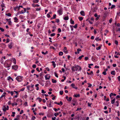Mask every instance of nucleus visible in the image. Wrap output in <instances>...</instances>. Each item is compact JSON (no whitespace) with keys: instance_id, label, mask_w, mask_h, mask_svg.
Instances as JSON below:
<instances>
[{"instance_id":"1","label":"nucleus","mask_w":120,"mask_h":120,"mask_svg":"<svg viewBox=\"0 0 120 120\" xmlns=\"http://www.w3.org/2000/svg\"><path fill=\"white\" fill-rule=\"evenodd\" d=\"M63 9L62 8H61L58 9L57 12L60 15H61L63 14Z\"/></svg>"},{"instance_id":"2","label":"nucleus","mask_w":120,"mask_h":120,"mask_svg":"<svg viewBox=\"0 0 120 120\" xmlns=\"http://www.w3.org/2000/svg\"><path fill=\"white\" fill-rule=\"evenodd\" d=\"M75 71H77V70L78 71H80L81 70V67L79 66V65H76L75 66Z\"/></svg>"},{"instance_id":"3","label":"nucleus","mask_w":120,"mask_h":120,"mask_svg":"<svg viewBox=\"0 0 120 120\" xmlns=\"http://www.w3.org/2000/svg\"><path fill=\"white\" fill-rule=\"evenodd\" d=\"M22 77L20 76H17L16 78V79L19 82H21L22 80Z\"/></svg>"},{"instance_id":"4","label":"nucleus","mask_w":120,"mask_h":120,"mask_svg":"<svg viewBox=\"0 0 120 120\" xmlns=\"http://www.w3.org/2000/svg\"><path fill=\"white\" fill-rule=\"evenodd\" d=\"M45 77L46 80L49 79L50 77V76L49 75L47 74L45 76Z\"/></svg>"},{"instance_id":"5","label":"nucleus","mask_w":120,"mask_h":120,"mask_svg":"<svg viewBox=\"0 0 120 120\" xmlns=\"http://www.w3.org/2000/svg\"><path fill=\"white\" fill-rule=\"evenodd\" d=\"M18 68V66L17 65L13 66H12V68L15 70H17Z\"/></svg>"},{"instance_id":"6","label":"nucleus","mask_w":120,"mask_h":120,"mask_svg":"<svg viewBox=\"0 0 120 120\" xmlns=\"http://www.w3.org/2000/svg\"><path fill=\"white\" fill-rule=\"evenodd\" d=\"M63 51L65 53H67L68 52V51L67 50V48L66 47H64L63 50Z\"/></svg>"},{"instance_id":"7","label":"nucleus","mask_w":120,"mask_h":120,"mask_svg":"<svg viewBox=\"0 0 120 120\" xmlns=\"http://www.w3.org/2000/svg\"><path fill=\"white\" fill-rule=\"evenodd\" d=\"M80 14L83 16H84L85 15L84 12L83 11H82L80 12Z\"/></svg>"},{"instance_id":"8","label":"nucleus","mask_w":120,"mask_h":120,"mask_svg":"<svg viewBox=\"0 0 120 120\" xmlns=\"http://www.w3.org/2000/svg\"><path fill=\"white\" fill-rule=\"evenodd\" d=\"M12 42H11L10 43L9 45H8V47H9L11 49L12 47Z\"/></svg>"},{"instance_id":"9","label":"nucleus","mask_w":120,"mask_h":120,"mask_svg":"<svg viewBox=\"0 0 120 120\" xmlns=\"http://www.w3.org/2000/svg\"><path fill=\"white\" fill-rule=\"evenodd\" d=\"M112 95H113L114 96H116V94H113L112 93H111L110 94V97L111 98H112Z\"/></svg>"},{"instance_id":"10","label":"nucleus","mask_w":120,"mask_h":120,"mask_svg":"<svg viewBox=\"0 0 120 120\" xmlns=\"http://www.w3.org/2000/svg\"><path fill=\"white\" fill-rule=\"evenodd\" d=\"M32 6L34 7L36 6L39 7V5L38 4H32Z\"/></svg>"},{"instance_id":"11","label":"nucleus","mask_w":120,"mask_h":120,"mask_svg":"<svg viewBox=\"0 0 120 120\" xmlns=\"http://www.w3.org/2000/svg\"><path fill=\"white\" fill-rule=\"evenodd\" d=\"M70 23H71L72 24H74V21H73L72 19H71L70 20Z\"/></svg>"},{"instance_id":"12","label":"nucleus","mask_w":120,"mask_h":120,"mask_svg":"<svg viewBox=\"0 0 120 120\" xmlns=\"http://www.w3.org/2000/svg\"><path fill=\"white\" fill-rule=\"evenodd\" d=\"M6 94V93H3V94L0 97V99L1 98H3V97L5 96V94Z\"/></svg>"},{"instance_id":"13","label":"nucleus","mask_w":120,"mask_h":120,"mask_svg":"<svg viewBox=\"0 0 120 120\" xmlns=\"http://www.w3.org/2000/svg\"><path fill=\"white\" fill-rule=\"evenodd\" d=\"M51 63L52 64V65L55 68L56 65V64H55V62L54 61H52V62Z\"/></svg>"},{"instance_id":"14","label":"nucleus","mask_w":120,"mask_h":120,"mask_svg":"<svg viewBox=\"0 0 120 120\" xmlns=\"http://www.w3.org/2000/svg\"><path fill=\"white\" fill-rule=\"evenodd\" d=\"M77 53L78 54L79 53V51H82L81 49L80 48H78V49H77Z\"/></svg>"},{"instance_id":"15","label":"nucleus","mask_w":120,"mask_h":120,"mask_svg":"<svg viewBox=\"0 0 120 120\" xmlns=\"http://www.w3.org/2000/svg\"><path fill=\"white\" fill-rule=\"evenodd\" d=\"M52 82L53 83H56V80H54L53 79H52Z\"/></svg>"},{"instance_id":"16","label":"nucleus","mask_w":120,"mask_h":120,"mask_svg":"<svg viewBox=\"0 0 120 120\" xmlns=\"http://www.w3.org/2000/svg\"><path fill=\"white\" fill-rule=\"evenodd\" d=\"M4 108H3V111H5L7 110V108H6V106H4Z\"/></svg>"},{"instance_id":"17","label":"nucleus","mask_w":120,"mask_h":120,"mask_svg":"<svg viewBox=\"0 0 120 120\" xmlns=\"http://www.w3.org/2000/svg\"><path fill=\"white\" fill-rule=\"evenodd\" d=\"M75 67L72 66L71 67V70L72 71H75Z\"/></svg>"},{"instance_id":"18","label":"nucleus","mask_w":120,"mask_h":120,"mask_svg":"<svg viewBox=\"0 0 120 120\" xmlns=\"http://www.w3.org/2000/svg\"><path fill=\"white\" fill-rule=\"evenodd\" d=\"M12 60L15 64H16V60L15 58H13L12 59Z\"/></svg>"},{"instance_id":"19","label":"nucleus","mask_w":120,"mask_h":120,"mask_svg":"<svg viewBox=\"0 0 120 120\" xmlns=\"http://www.w3.org/2000/svg\"><path fill=\"white\" fill-rule=\"evenodd\" d=\"M74 96L75 97L77 98L79 97L80 96V95L79 94H75L74 95Z\"/></svg>"},{"instance_id":"20","label":"nucleus","mask_w":120,"mask_h":120,"mask_svg":"<svg viewBox=\"0 0 120 120\" xmlns=\"http://www.w3.org/2000/svg\"><path fill=\"white\" fill-rule=\"evenodd\" d=\"M14 19L15 20L14 22H18V19L16 17L14 18Z\"/></svg>"},{"instance_id":"21","label":"nucleus","mask_w":120,"mask_h":120,"mask_svg":"<svg viewBox=\"0 0 120 120\" xmlns=\"http://www.w3.org/2000/svg\"><path fill=\"white\" fill-rule=\"evenodd\" d=\"M115 98H114V99H113L111 101V103L112 104H113L114 103V102L115 101Z\"/></svg>"},{"instance_id":"22","label":"nucleus","mask_w":120,"mask_h":120,"mask_svg":"<svg viewBox=\"0 0 120 120\" xmlns=\"http://www.w3.org/2000/svg\"><path fill=\"white\" fill-rule=\"evenodd\" d=\"M39 1V0H33V2L34 3H38Z\"/></svg>"},{"instance_id":"23","label":"nucleus","mask_w":120,"mask_h":120,"mask_svg":"<svg viewBox=\"0 0 120 120\" xmlns=\"http://www.w3.org/2000/svg\"><path fill=\"white\" fill-rule=\"evenodd\" d=\"M71 99L72 98L71 97H70L67 100L69 101H71Z\"/></svg>"},{"instance_id":"24","label":"nucleus","mask_w":120,"mask_h":120,"mask_svg":"<svg viewBox=\"0 0 120 120\" xmlns=\"http://www.w3.org/2000/svg\"><path fill=\"white\" fill-rule=\"evenodd\" d=\"M78 19L80 21H81L83 20V18L82 17H78Z\"/></svg>"},{"instance_id":"25","label":"nucleus","mask_w":120,"mask_h":120,"mask_svg":"<svg viewBox=\"0 0 120 120\" xmlns=\"http://www.w3.org/2000/svg\"><path fill=\"white\" fill-rule=\"evenodd\" d=\"M69 19V18L68 16H66L64 17V19L65 20H67Z\"/></svg>"},{"instance_id":"26","label":"nucleus","mask_w":120,"mask_h":120,"mask_svg":"<svg viewBox=\"0 0 120 120\" xmlns=\"http://www.w3.org/2000/svg\"><path fill=\"white\" fill-rule=\"evenodd\" d=\"M63 54V53L62 52H60L59 53V55L60 56H62Z\"/></svg>"},{"instance_id":"27","label":"nucleus","mask_w":120,"mask_h":120,"mask_svg":"<svg viewBox=\"0 0 120 120\" xmlns=\"http://www.w3.org/2000/svg\"><path fill=\"white\" fill-rule=\"evenodd\" d=\"M15 112H12V115H11V116L12 117H14L15 116Z\"/></svg>"},{"instance_id":"28","label":"nucleus","mask_w":120,"mask_h":120,"mask_svg":"<svg viewBox=\"0 0 120 120\" xmlns=\"http://www.w3.org/2000/svg\"><path fill=\"white\" fill-rule=\"evenodd\" d=\"M115 71H112L111 72V74L113 75H115Z\"/></svg>"},{"instance_id":"29","label":"nucleus","mask_w":120,"mask_h":120,"mask_svg":"<svg viewBox=\"0 0 120 120\" xmlns=\"http://www.w3.org/2000/svg\"><path fill=\"white\" fill-rule=\"evenodd\" d=\"M59 113L58 112L55 113L54 114V115L55 116H57L59 115Z\"/></svg>"},{"instance_id":"30","label":"nucleus","mask_w":120,"mask_h":120,"mask_svg":"<svg viewBox=\"0 0 120 120\" xmlns=\"http://www.w3.org/2000/svg\"><path fill=\"white\" fill-rule=\"evenodd\" d=\"M8 24L9 25H11V20L8 21Z\"/></svg>"},{"instance_id":"31","label":"nucleus","mask_w":120,"mask_h":120,"mask_svg":"<svg viewBox=\"0 0 120 120\" xmlns=\"http://www.w3.org/2000/svg\"><path fill=\"white\" fill-rule=\"evenodd\" d=\"M115 6L114 5H112L111 7V9H112L113 8H115Z\"/></svg>"},{"instance_id":"32","label":"nucleus","mask_w":120,"mask_h":120,"mask_svg":"<svg viewBox=\"0 0 120 120\" xmlns=\"http://www.w3.org/2000/svg\"><path fill=\"white\" fill-rule=\"evenodd\" d=\"M119 101H116V105L117 106H118L119 105Z\"/></svg>"},{"instance_id":"33","label":"nucleus","mask_w":120,"mask_h":120,"mask_svg":"<svg viewBox=\"0 0 120 120\" xmlns=\"http://www.w3.org/2000/svg\"><path fill=\"white\" fill-rule=\"evenodd\" d=\"M1 6L2 8H3L4 7V3H2L1 4Z\"/></svg>"},{"instance_id":"34","label":"nucleus","mask_w":120,"mask_h":120,"mask_svg":"<svg viewBox=\"0 0 120 120\" xmlns=\"http://www.w3.org/2000/svg\"><path fill=\"white\" fill-rule=\"evenodd\" d=\"M58 33H60L61 32V30L60 28H59L58 29Z\"/></svg>"},{"instance_id":"35","label":"nucleus","mask_w":120,"mask_h":120,"mask_svg":"<svg viewBox=\"0 0 120 120\" xmlns=\"http://www.w3.org/2000/svg\"><path fill=\"white\" fill-rule=\"evenodd\" d=\"M54 74H55V76L57 78L58 77V76L56 72H54Z\"/></svg>"},{"instance_id":"36","label":"nucleus","mask_w":120,"mask_h":120,"mask_svg":"<svg viewBox=\"0 0 120 120\" xmlns=\"http://www.w3.org/2000/svg\"><path fill=\"white\" fill-rule=\"evenodd\" d=\"M101 47L99 46L96 49L97 50H98L101 49Z\"/></svg>"},{"instance_id":"37","label":"nucleus","mask_w":120,"mask_h":120,"mask_svg":"<svg viewBox=\"0 0 120 120\" xmlns=\"http://www.w3.org/2000/svg\"><path fill=\"white\" fill-rule=\"evenodd\" d=\"M77 25H78L77 24H75V25L74 26H73V27L74 28H77Z\"/></svg>"},{"instance_id":"38","label":"nucleus","mask_w":120,"mask_h":120,"mask_svg":"<svg viewBox=\"0 0 120 120\" xmlns=\"http://www.w3.org/2000/svg\"><path fill=\"white\" fill-rule=\"evenodd\" d=\"M87 74L88 75H91V74H93V72L92 71H91V72L90 73H88V72H87Z\"/></svg>"},{"instance_id":"39","label":"nucleus","mask_w":120,"mask_h":120,"mask_svg":"<svg viewBox=\"0 0 120 120\" xmlns=\"http://www.w3.org/2000/svg\"><path fill=\"white\" fill-rule=\"evenodd\" d=\"M55 35V33H53L51 34L50 36L51 37Z\"/></svg>"},{"instance_id":"40","label":"nucleus","mask_w":120,"mask_h":120,"mask_svg":"<svg viewBox=\"0 0 120 120\" xmlns=\"http://www.w3.org/2000/svg\"><path fill=\"white\" fill-rule=\"evenodd\" d=\"M72 101L74 103H75L76 102V100L75 99H73L72 100Z\"/></svg>"},{"instance_id":"41","label":"nucleus","mask_w":120,"mask_h":120,"mask_svg":"<svg viewBox=\"0 0 120 120\" xmlns=\"http://www.w3.org/2000/svg\"><path fill=\"white\" fill-rule=\"evenodd\" d=\"M63 91H60V93L61 95L63 94Z\"/></svg>"},{"instance_id":"42","label":"nucleus","mask_w":120,"mask_h":120,"mask_svg":"<svg viewBox=\"0 0 120 120\" xmlns=\"http://www.w3.org/2000/svg\"><path fill=\"white\" fill-rule=\"evenodd\" d=\"M0 30L2 32H3L4 31V30L3 29L0 27Z\"/></svg>"},{"instance_id":"43","label":"nucleus","mask_w":120,"mask_h":120,"mask_svg":"<svg viewBox=\"0 0 120 120\" xmlns=\"http://www.w3.org/2000/svg\"><path fill=\"white\" fill-rule=\"evenodd\" d=\"M6 15L8 16H10L11 15V14L10 13H8L7 14H6Z\"/></svg>"},{"instance_id":"44","label":"nucleus","mask_w":120,"mask_h":120,"mask_svg":"<svg viewBox=\"0 0 120 120\" xmlns=\"http://www.w3.org/2000/svg\"><path fill=\"white\" fill-rule=\"evenodd\" d=\"M39 99V102H41L42 101V99L41 98H37V99Z\"/></svg>"},{"instance_id":"45","label":"nucleus","mask_w":120,"mask_h":120,"mask_svg":"<svg viewBox=\"0 0 120 120\" xmlns=\"http://www.w3.org/2000/svg\"><path fill=\"white\" fill-rule=\"evenodd\" d=\"M23 8L22 6L19 5V7H18V11H19V8Z\"/></svg>"},{"instance_id":"46","label":"nucleus","mask_w":120,"mask_h":120,"mask_svg":"<svg viewBox=\"0 0 120 120\" xmlns=\"http://www.w3.org/2000/svg\"><path fill=\"white\" fill-rule=\"evenodd\" d=\"M32 67L33 68H35L36 67V65L35 64H33L32 65Z\"/></svg>"},{"instance_id":"47","label":"nucleus","mask_w":120,"mask_h":120,"mask_svg":"<svg viewBox=\"0 0 120 120\" xmlns=\"http://www.w3.org/2000/svg\"><path fill=\"white\" fill-rule=\"evenodd\" d=\"M115 54H116L117 55H120V54L119 52H117L116 51L115 52Z\"/></svg>"},{"instance_id":"48","label":"nucleus","mask_w":120,"mask_h":120,"mask_svg":"<svg viewBox=\"0 0 120 120\" xmlns=\"http://www.w3.org/2000/svg\"><path fill=\"white\" fill-rule=\"evenodd\" d=\"M70 27H71V30L72 31L73 30V26H72V25H70Z\"/></svg>"},{"instance_id":"49","label":"nucleus","mask_w":120,"mask_h":120,"mask_svg":"<svg viewBox=\"0 0 120 120\" xmlns=\"http://www.w3.org/2000/svg\"><path fill=\"white\" fill-rule=\"evenodd\" d=\"M115 43L116 45H117L118 44V42L117 40H115Z\"/></svg>"},{"instance_id":"50","label":"nucleus","mask_w":120,"mask_h":120,"mask_svg":"<svg viewBox=\"0 0 120 120\" xmlns=\"http://www.w3.org/2000/svg\"><path fill=\"white\" fill-rule=\"evenodd\" d=\"M24 105H25L26 106L27 105V102H26L24 103Z\"/></svg>"},{"instance_id":"51","label":"nucleus","mask_w":120,"mask_h":120,"mask_svg":"<svg viewBox=\"0 0 120 120\" xmlns=\"http://www.w3.org/2000/svg\"><path fill=\"white\" fill-rule=\"evenodd\" d=\"M56 14H54L53 16V17H52V18L53 19H55L56 18Z\"/></svg>"},{"instance_id":"52","label":"nucleus","mask_w":120,"mask_h":120,"mask_svg":"<svg viewBox=\"0 0 120 120\" xmlns=\"http://www.w3.org/2000/svg\"><path fill=\"white\" fill-rule=\"evenodd\" d=\"M88 84L89 85V86H88V87H91V86L92 85L91 84H90L89 83H88Z\"/></svg>"},{"instance_id":"53","label":"nucleus","mask_w":120,"mask_h":120,"mask_svg":"<svg viewBox=\"0 0 120 120\" xmlns=\"http://www.w3.org/2000/svg\"><path fill=\"white\" fill-rule=\"evenodd\" d=\"M102 74L104 75H106L107 74L106 72L105 71H104L103 72Z\"/></svg>"},{"instance_id":"54","label":"nucleus","mask_w":120,"mask_h":120,"mask_svg":"<svg viewBox=\"0 0 120 120\" xmlns=\"http://www.w3.org/2000/svg\"><path fill=\"white\" fill-rule=\"evenodd\" d=\"M41 93H46V92L44 90H41Z\"/></svg>"},{"instance_id":"55","label":"nucleus","mask_w":120,"mask_h":120,"mask_svg":"<svg viewBox=\"0 0 120 120\" xmlns=\"http://www.w3.org/2000/svg\"><path fill=\"white\" fill-rule=\"evenodd\" d=\"M88 58L87 57H86L85 58V59L86 60H88Z\"/></svg>"},{"instance_id":"56","label":"nucleus","mask_w":120,"mask_h":120,"mask_svg":"<svg viewBox=\"0 0 120 120\" xmlns=\"http://www.w3.org/2000/svg\"><path fill=\"white\" fill-rule=\"evenodd\" d=\"M6 43H7L9 41V39L8 38H7L6 39Z\"/></svg>"},{"instance_id":"57","label":"nucleus","mask_w":120,"mask_h":120,"mask_svg":"<svg viewBox=\"0 0 120 120\" xmlns=\"http://www.w3.org/2000/svg\"><path fill=\"white\" fill-rule=\"evenodd\" d=\"M53 109L56 112H57L58 111L57 109H56L55 108H53Z\"/></svg>"},{"instance_id":"58","label":"nucleus","mask_w":120,"mask_h":120,"mask_svg":"<svg viewBox=\"0 0 120 120\" xmlns=\"http://www.w3.org/2000/svg\"><path fill=\"white\" fill-rule=\"evenodd\" d=\"M81 108H77V109L76 110V111H78V110H81Z\"/></svg>"},{"instance_id":"59","label":"nucleus","mask_w":120,"mask_h":120,"mask_svg":"<svg viewBox=\"0 0 120 120\" xmlns=\"http://www.w3.org/2000/svg\"><path fill=\"white\" fill-rule=\"evenodd\" d=\"M99 38L98 37H97L95 38V40L97 41H98L99 40Z\"/></svg>"},{"instance_id":"60","label":"nucleus","mask_w":120,"mask_h":120,"mask_svg":"<svg viewBox=\"0 0 120 120\" xmlns=\"http://www.w3.org/2000/svg\"><path fill=\"white\" fill-rule=\"evenodd\" d=\"M56 118L55 117H52V120H55Z\"/></svg>"},{"instance_id":"61","label":"nucleus","mask_w":120,"mask_h":120,"mask_svg":"<svg viewBox=\"0 0 120 120\" xmlns=\"http://www.w3.org/2000/svg\"><path fill=\"white\" fill-rule=\"evenodd\" d=\"M112 21V18L110 19L109 20V23H111V22Z\"/></svg>"},{"instance_id":"62","label":"nucleus","mask_w":120,"mask_h":120,"mask_svg":"<svg viewBox=\"0 0 120 120\" xmlns=\"http://www.w3.org/2000/svg\"><path fill=\"white\" fill-rule=\"evenodd\" d=\"M91 104H90L89 102H88V106H89V107H90L91 106Z\"/></svg>"},{"instance_id":"63","label":"nucleus","mask_w":120,"mask_h":120,"mask_svg":"<svg viewBox=\"0 0 120 120\" xmlns=\"http://www.w3.org/2000/svg\"><path fill=\"white\" fill-rule=\"evenodd\" d=\"M94 68H99V67L98 66L96 65L95 66Z\"/></svg>"},{"instance_id":"64","label":"nucleus","mask_w":120,"mask_h":120,"mask_svg":"<svg viewBox=\"0 0 120 120\" xmlns=\"http://www.w3.org/2000/svg\"><path fill=\"white\" fill-rule=\"evenodd\" d=\"M50 48L51 49H55V48L53 47L52 46H51L50 47Z\"/></svg>"}]
</instances>
